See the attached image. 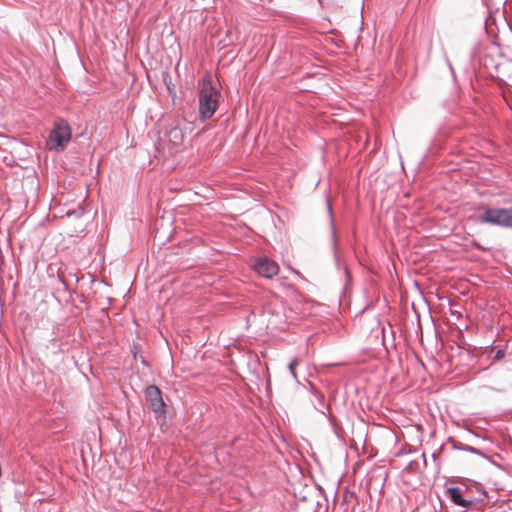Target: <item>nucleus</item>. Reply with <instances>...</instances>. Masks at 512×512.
<instances>
[{
	"label": "nucleus",
	"mask_w": 512,
	"mask_h": 512,
	"mask_svg": "<svg viewBox=\"0 0 512 512\" xmlns=\"http://www.w3.org/2000/svg\"><path fill=\"white\" fill-rule=\"evenodd\" d=\"M219 98L220 92L213 87L210 79H205L199 91V114L202 121L210 119L214 115Z\"/></svg>",
	"instance_id": "1"
},
{
	"label": "nucleus",
	"mask_w": 512,
	"mask_h": 512,
	"mask_svg": "<svg viewBox=\"0 0 512 512\" xmlns=\"http://www.w3.org/2000/svg\"><path fill=\"white\" fill-rule=\"evenodd\" d=\"M71 139V129L67 121L58 119L49 132L46 140L47 148L50 151H62Z\"/></svg>",
	"instance_id": "2"
},
{
	"label": "nucleus",
	"mask_w": 512,
	"mask_h": 512,
	"mask_svg": "<svg viewBox=\"0 0 512 512\" xmlns=\"http://www.w3.org/2000/svg\"><path fill=\"white\" fill-rule=\"evenodd\" d=\"M480 223L512 228V208H485L478 217Z\"/></svg>",
	"instance_id": "3"
},
{
	"label": "nucleus",
	"mask_w": 512,
	"mask_h": 512,
	"mask_svg": "<svg viewBox=\"0 0 512 512\" xmlns=\"http://www.w3.org/2000/svg\"><path fill=\"white\" fill-rule=\"evenodd\" d=\"M145 399L151 410L157 414H165V403L162 398L161 390L156 385H149L146 387Z\"/></svg>",
	"instance_id": "4"
},
{
	"label": "nucleus",
	"mask_w": 512,
	"mask_h": 512,
	"mask_svg": "<svg viewBox=\"0 0 512 512\" xmlns=\"http://www.w3.org/2000/svg\"><path fill=\"white\" fill-rule=\"evenodd\" d=\"M254 270L262 277L272 278L279 272V265L277 262L269 259L268 257H259L254 265Z\"/></svg>",
	"instance_id": "5"
},
{
	"label": "nucleus",
	"mask_w": 512,
	"mask_h": 512,
	"mask_svg": "<svg viewBox=\"0 0 512 512\" xmlns=\"http://www.w3.org/2000/svg\"><path fill=\"white\" fill-rule=\"evenodd\" d=\"M448 493H449L450 498L454 504L461 506L463 508H467L470 505H472V500H466L462 497L460 488L451 487L448 489Z\"/></svg>",
	"instance_id": "6"
},
{
	"label": "nucleus",
	"mask_w": 512,
	"mask_h": 512,
	"mask_svg": "<svg viewBox=\"0 0 512 512\" xmlns=\"http://www.w3.org/2000/svg\"><path fill=\"white\" fill-rule=\"evenodd\" d=\"M167 138L174 146H178L183 141V132L178 127H173L167 132Z\"/></svg>",
	"instance_id": "7"
},
{
	"label": "nucleus",
	"mask_w": 512,
	"mask_h": 512,
	"mask_svg": "<svg viewBox=\"0 0 512 512\" xmlns=\"http://www.w3.org/2000/svg\"><path fill=\"white\" fill-rule=\"evenodd\" d=\"M300 360L298 358H293L289 363V371L292 375V377L297 380V374H296V367L299 365Z\"/></svg>",
	"instance_id": "8"
},
{
	"label": "nucleus",
	"mask_w": 512,
	"mask_h": 512,
	"mask_svg": "<svg viewBox=\"0 0 512 512\" xmlns=\"http://www.w3.org/2000/svg\"><path fill=\"white\" fill-rule=\"evenodd\" d=\"M453 447L456 448V449H459V450L468 451V452L473 453V454H479L480 453L478 449H476L475 447L469 446V445L454 444Z\"/></svg>",
	"instance_id": "9"
},
{
	"label": "nucleus",
	"mask_w": 512,
	"mask_h": 512,
	"mask_svg": "<svg viewBox=\"0 0 512 512\" xmlns=\"http://www.w3.org/2000/svg\"><path fill=\"white\" fill-rule=\"evenodd\" d=\"M328 212H329L330 216L332 217V207L329 202H328ZM331 229H332L333 238H335V227H334V222H333L332 218H331Z\"/></svg>",
	"instance_id": "10"
},
{
	"label": "nucleus",
	"mask_w": 512,
	"mask_h": 512,
	"mask_svg": "<svg viewBox=\"0 0 512 512\" xmlns=\"http://www.w3.org/2000/svg\"><path fill=\"white\" fill-rule=\"evenodd\" d=\"M503 357H504V351H502V350H498V351L496 352V354H495V357H494V358H495L496 360H499V359H502Z\"/></svg>",
	"instance_id": "11"
},
{
	"label": "nucleus",
	"mask_w": 512,
	"mask_h": 512,
	"mask_svg": "<svg viewBox=\"0 0 512 512\" xmlns=\"http://www.w3.org/2000/svg\"><path fill=\"white\" fill-rule=\"evenodd\" d=\"M485 3H487V0H483Z\"/></svg>",
	"instance_id": "12"
}]
</instances>
